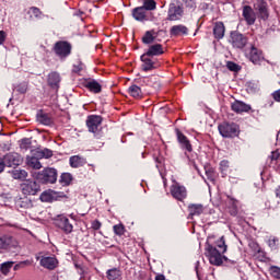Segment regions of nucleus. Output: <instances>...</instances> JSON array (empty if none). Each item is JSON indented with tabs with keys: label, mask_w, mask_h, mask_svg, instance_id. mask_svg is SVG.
Returning a JSON list of instances; mask_svg holds the SVG:
<instances>
[{
	"label": "nucleus",
	"mask_w": 280,
	"mask_h": 280,
	"mask_svg": "<svg viewBox=\"0 0 280 280\" xmlns=\"http://www.w3.org/2000/svg\"><path fill=\"white\" fill-rule=\"evenodd\" d=\"M106 275L108 280H121V270L118 268L108 269Z\"/></svg>",
	"instance_id": "nucleus-26"
},
{
	"label": "nucleus",
	"mask_w": 280,
	"mask_h": 280,
	"mask_svg": "<svg viewBox=\"0 0 280 280\" xmlns=\"http://www.w3.org/2000/svg\"><path fill=\"white\" fill-rule=\"evenodd\" d=\"M86 88L92 92V93H101L102 92V85L97 83V81H90L86 83Z\"/></svg>",
	"instance_id": "nucleus-31"
},
{
	"label": "nucleus",
	"mask_w": 280,
	"mask_h": 280,
	"mask_svg": "<svg viewBox=\"0 0 280 280\" xmlns=\"http://www.w3.org/2000/svg\"><path fill=\"white\" fill-rule=\"evenodd\" d=\"M40 266L47 268V270H54L58 266V259L56 257H42Z\"/></svg>",
	"instance_id": "nucleus-17"
},
{
	"label": "nucleus",
	"mask_w": 280,
	"mask_h": 280,
	"mask_svg": "<svg viewBox=\"0 0 280 280\" xmlns=\"http://www.w3.org/2000/svg\"><path fill=\"white\" fill-rule=\"evenodd\" d=\"M27 141H30V140H27V139H23V140H22L21 148H27V147H24V145H25V143H27Z\"/></svg>",
	"instance_id": "nucleus-54"
},
{
	"label": "nucleus",
	"mask_w": 280,
	"mask_h": 280,
	"mask_svg": "<svg viewBox=\"0 0 280 280\" xmlns=\"http://www.w3.org/2000/svg\"><path fill=\"white\" fill-rule=\"evenodd\" d=\"M148 11L142 7H138L132 10V16L136 21H148Z\"/></svg>",
	"instance_id": "nucleus-19"
},
{
	"label": "nucleus",
	"mask_w": 280,
	"mask_h": 280,
	"mask_svg": "<svg viewBox=\"0 0 280 280\" xmlns=\"http://www.w3.org/2000/svg\"><path fill=\"white\" fill-rule=\"evenodd\" d=\"M21 191L24 196H36L40 191V185L36 180L26 179L21 184Z\"/></svg>",
	"instance_id": "nucleus-3"
},
{
	"label": "nucleus",
	"mask_w": 280,
	"mask_h": 280,
	"mask_svg": "<svg viewBox=\"0 0 280 280\" xmlns=\"http://www.w3.org/2000/svg\"><path fill=\"white\" fill-rule=\"evenodd\" d=\"M80 280H85V279L81 277Z\"/></svg>",
	"instance_id": "nucleus-57"
},
{
	"label": "nucleus",
	"mask_w": 280,
	"mask_h": 280,
	"mask_svg": "<svg viewBox=\"0 0 280 280\" xmlns=\"http://www.w3.org/2000/svg\"><path fill=\"white\" fill-rule=\"evenodd\" d=\"M86 126L90 132H97L100 130V126H102V116H89L86 119Z\"/></svg>",
	"instance_id": "nucleus-14"
},
{
	"label": "nucleus",
	"mask_w": 280,
	"mask_h": 280,
	"mask_svg": "<svg viewBox=\"0 0 280 280\" xmlns=\"http://www.w3.org/2000/svg\"><path fill=\"white\" fill-rule=\"evenodd\" d=\"M142 8L145 10V12L156 10V1H154V0H144Z\"/></svg>",
	"instance_id": "nucleus-35"
},
{
	"label": "nucleus",
	"mask_w": 280,
	"mask_h": 280,
	"mask_svg": "<svg viewBox=\"0 0 280 280\" xmlns=\"http://www.w3.org/2000/svg\"><path fill=\"white\" fill-rule=\"evenodd\" d=\"M171 196H173L175 200L183 201L187 198V188L178 184V182L173 180V185L171 186Z\"/></svg>",
	"instance_id": "nucleus-7"
},
{
	"label": "nucleus",
	"mask_w": 280,
	"mask_h": 280,
	"mask_svg": "<svg viewBox=\"0 0 280 280\" xmlns=\"http://www.w3.org/2000/svg\"><path fill=\"white\" fill-rule=\"evenodd\" d=\"M30 13L33 14V16H35L36 19H38V16H40V9L33 7L30 9Z\"/></svg>",
	"instance_id": "nucleus-46"
},
{
	"label": "nucleus",
	"mask_w": 280,
	"mask_h": 280,
	"mask_svg": "<svg viewBox=\"0 0 280 280\" xmlns=\"http://www.w3.org/2000/svg\"><path fill=\"white\" fill-rule=\"evenodd\" d=\"M189 215H202L205 207L200 203H191L188 206Z\"/></svg>",
	"instance_id": "nucleus-23"
},
{
	"label": "nucleus",
	"mask_w": 280,
	"mask_h": 280,
	"mask_svg": "<svg viewBox=\"0 0 280 280\" xmlns=\"http://www.w3.org/2000/svg\"><path fill=\"white\" fill-rule=\"evenodd\" d=\"M199 261H197V265H196V272H197V277L200 278V271L198 270V266H199Z\"/></svg>",
	"instance_id": "nucleus-53"
},
{
	"label": "nucleus",
	"mask_w": 280,
	"mask_h": 280,
	"mask_svg": "<svg viewBox=\"0 0 280 280\" xmlns=\"http://www.w3.org/2000/svg\"><path fill=\"white\" fill-rule=\"evenodd\" d=\"M220 170H221L222 174H224V172H226L229 170V161H226V160L221 161Z\"/></svg>",
	"instance_id": "nucleus-45"
},
{
	"label": "nucleus",
	"mask_w": 280,
	"mask_h": 280,
	"mask_svg": "<svg viewBox=\"0 0 280 280\" xmlns=\"http://www.w3.org/2000/svg\"><path fill=\"white\" fill-rule=\"evenodd\" d=\"M269 275L273 279L280 280V267L279 266H270L269 267Z\"/></svg>",
	"instance_id": "nucleus-38"
},
{
	"label": "nucleus",
	"mask_w": 280,
	"mask_h": 280,
	"mask_svg": "<svg viewBox=\"0 0 280 280\" xmlns=\"http://www.w3.org/2000/svg\"><path fill=\"white\" fill-rule=\"evenodd\" d=\"M2 159L7 167H16L21 165V156L18 153H9Z\"/></svg>",
	"instance_id": "nucleus-15"
},
{
	"label": "nucleus",
	"mask_w": 280,
	"mask_h": 280,
	"mask_svg": "<svg viewBox=\"0 0 280 280\" xmlns=\"http://www.w3.org/2000/svg\"><path fill=\"white\" fill-rule=\"evenodd\" d=\"M188 30L185 25H174L171 28V36H187Z\"/></svg>",
	"instance_id": "nucleus-21"
},
{
	"label": "nucleus",
	"mask_w": 280,
	"mask_h": 280,
	"mask_svg": "<svg viewBox=\"0 0 280 280\" xmlns=\"http://www.w3.org/2000/svg\"><path fill=\"white\" fill-rule=\"evenodd\" d=\"M56 198H58V192H56L55 190L48 189L42 192L39 200H42V202H54Z\"/></svg>",
	"instance_id": "nucleus-20"
},
{
	"label": "nucleus",
	"mask_w": 280,
	"mask_h": 280,
	"mask_svg": "<svg viewBox=\"0 0 280 280\" xmlns=\"http://www.w3.org/2000/svg\"><path fill=\"white\" fill-rule=\"evenodd\" d=\"M155 280H165V276H163V275H158V276L155 277Z\"/></svg>",
	"instance_id": "nucleus-52"
},
{
	"label": "nucleus",
	"mask_w": 280,
	"mask_h": 280,
	"mask_svg": "<svg viewBox=\"0 0 280 280\" xmlns=\"http://www.w3.org/2000/svg\"><path fill=\"white\" fill-rule=\"evenodd\" d=\"M30 167H33V170H40L43 167V164H40V161H38V158H31L27 161Z\"/></svg>",
	"instance_id": "nucleus-37"
},
{
	"label": "nucleus",
	"mask_w": 280,
	"mask_h": 280,
	"mask_svg": "<svg viewBox=\"0 0 280 280\" xmlns=\"http://www.w3.org/2000/svg\"><path fill=\"white\" fill-rule=\"evenodd\" d=\"M232 200V205H235L236 200L235 199H231Z\"/></svg>",
	"instance_id": "nucleus-56"
},
{
	"label": "nucleus",
	"mask_w": 280,
	"mask_h": 280,
	"mask_svg": "<svg viewBox=\"0 0 280 280\" xmlns=\"http://www.w3.org/2000/svg\"><path fill=\"white\" fill-rule=\"evenodd\" d=\"M5 31H0V45H3L5 43Z\"/></svg>",
	"instance_id": "nucleus-49"
},
{
	"label": "nucleus",
	"mask_w": 280,
	"mask_h": 280,
	"mask_svg": "<svg viewBox=\"0 0 280 280\" xmlns=\"http://www.w3.org/2000/svg\"><path fill=\"white\" fill-rule=\"evenodd\" d=\"M226 67H228L229 71H240V69H241L240 65H237V63H235L233 61H229L226 63Z\"/></svg>",
	"instance_id": "nucleus-43"
},
{
	"label": "nucleus",
	"mask_w": 280,
	"mask_h": 280,
	"mask_svg": "<svg viewBox=\"0 0 280 280\" xmlns=\"http://www.w3.org/2000/svg\"><path fill=\"white\" fill-rule=\"evenodd\" d=\"M231 43L233 47H236V49H244L248 39L242 33L233 32L231 33Z\"/></svg>",
	"instance_id": "nucleus-11"
},
{
	"label": "nucleus",
	"mask_w": 280,
	"mask_h": 280,
	"mask_svg": "<svg viewBox=\"0 0 280 280\" xmlns=\"http://www.w3.org/2000/svg\"><path fill=\"white\" fill-rule=\"evenodd\" d=\"M246 58L253 62V65H261L264 60V54L261 50L257 49L255 46H252L245 51Z\"/></svg>",
	"instance_id": "nucleus-9"
},
{
	"label": "nucleus",
	"mask_w": 280,
	"mask_h": 280,
	"mask_svg": "<svg viewBox=\"0 0 280 280\" xmlns=\"http://www.w3.org/2000/svg\"><path fill=\"white\" fill-rule=\"evenodd\" d=\"M213 34H214L215 38H219V39L224 38V23L218 22L214 25Z\"/></svg>",
	"instance_id": "nucleus-28"
},
{
	"label": "nucleus",
	"mask_w": 280,
	"mask_h": 280,
	"mask_svg": "<svg viewBox=\"0 0 280 280\" xmlns=\"http://www.w3.org/2000/svg\"><path fill=\"white\" fill-rule=\"evenodd\" d=\"M128 91L131 97H135L136 100L143 97V92L139 85H131Z\"/></svg>",
	"instance_id": "nucleus-29"
},
{
	"label": "nucleus",
	"mask_w": 280,
	"mask_h": 280,
	"mask_svg": "<svg viewBox=\"0 0 280 280\" xmlns=\"http://www.w3.org/2000/svg\"><path fill=\"white\" fill-rule=\"evenodd\" d=\"M277 159H279V152L277 151L271 152V161H277Z\"/></svg>",
	"instance_id": "nucleus-51"
},
{
	"label": "nucleus",
	"mask_w": 280,
	"mask_h": 280,
	"mask_svg": "<svg viewBox=\"0 0 280 280\" xmlns=\"http://www.w3.org/2000/svg\"><path fill=\"white\" fill-rule=\"evenodd\" d=\"M11 174L12 178L15 180H25V178H27V173L25 170H14Z\"/></svg>",
	"instance_id": "nucleus-30"
},
{
	"label": "nucleus",
	"mask_w": 280,
	"mask_h": 280,
	"mask_svg": "<svg viewBox=\"0 0 280 280\" xmlns=\"http://www.w3.org/2000/svg\"><path fill=\"white\" fill-rule=\"evenodd\" d=\"M231 108L234 113L242 115V113H248V110H250V105H248L242 101H234L231 104Z\"/></svg>",
	"instance_id": "nucleus-16"
},
{
	"label": "nucleus",
	"mask_w": 280,
	"mask_h": 280,
	"mask_svg": "<svg viewBox=\"0 0 280 280\" xmlns=\"http://www.w3.org/2000/svg\"><path fill=\"white\" fill-rule=\"evenodd\" d=\"M11 242L12 238L10 237H0V253H3V250H8V248H10Z\"/></svg>",
	"instance_id": "nucleus-33"
},
{
	"label": "nucleus",
	"mask_w": 280,
	"mask_h": 280,
	"mask_svg": "<svg viewBox=\"0 0 280 280\" xmlns=\"http://www.w3.org/2000/svg\"><path fill=\"white\" fill-rule=\"evenodd\" d=\"M54 49L59 58H67L71 54V44L69 42H57Z\"/></svg>",
	"instance_id": "nucleus-10"
},
{
	"label": "nucleus",
	"mask_w": 280,
	"mask_h": 280,
	"mask_svg": "<svg viewBox=\"0 0 280 280\" xmlns=\"http://www.w3.org/2000/svg\"><path fill=\"white\" fill-rule=\"evenodd\" d=\"M73 71H74V73H79V71H82V67H80V68L74 67Z\"/></svg>",
	"instance_id": "nucleus-55"
},
{
	"label": "nucleus",
	"mask_w": 280,
	"mask_h": 280,
	"mask_svg": "<svg viewBox=\"0 0 280 280\" xmlns=\"http://www.w3.org/2000/svg\"><path fill=\"white\" fill-rule=\"evenodd\" d=\"M164 54L163 46L161 44L151 45L145 52L147 56H150L151 58L153 56H162Z\"/></svg>",
	"instance_id": "nucleus-22"
},
{
	"label": "nucleus",
	"mask_w": 280,
	"mask_h": 280,
	"mask_svg": "<svg viewBox=\"0 0 280 280\" xmlns=\"http://www.w3.org/2000/svg\"><path fill=\"white\" fill-rule=\"evenodd\" d=\"M207 253L209 261L212 264V266H222L224 259H226L224 256H222V252L218 250V248L213 247L212 245H208Z\"/></svg>",
	"instance_id": "nucleus-4"
},
{
	"label": "nucleus",
	"mask_w": 280,
	"mask_h": 280,
	"mask_svg": "<svg viewBox=\"0 0 280 280\" xmlns=\"http://www.w3.org/2000/svg\"><path fill=\"white\" fill-rule=\"evenodd\" d=\"M114 233H115V235H119V236L124 235V233H125L124 225L122 224L114 225Z\"/></svg>",
	"instance_id": "nucleus-42"
},
{
	"label": "nucleus",
	"mask_w": 280,
	"mask_h": 280,
	"mask_svg": "<svg viewBox=\"0 0 280 280\" xmlns=\"http://www.w3.org/2000/svg\"><path fill=\"white\" fill-rule=\"evenodd\" d=\"M271 95L275 102H280V89L275 91Z\"/></svg>",
	"instance_id": "nucleus-48"
},
{
	"label": "nucleus",
	"mask_w": 280,
	"mask_h": 280,
	"mask_svg": "<svg viewBox=\"0 0 280 280\" xmlns=\"http://www.w3.org/2000/svg\"><path fill=\"white\" fill-rule=\"evenodd\" d=\"M48 84L51 89H58V84H60V74H58V72L48 74Z\"/></svg>",
	"instance_id": "nucleus-24"
},
{
	"label": "nucleus",
	"mask_w": 280,
	"mask_h": 280,
	"mask_svg": "<svg viewBox=\"0 0 280 280\" xmlns=\"http://www.w3.org/2000/svg\"><path fill=\"white\" fill-rule=\"evenodd\" d=\"M55 226L57 229H60L62 233L66 235H70V233H73V224L69 221V218H67L65 214H58L55 218Z\"/></svg>",
	"instance_id": "nucleus-2"
},
{
	"label": "nucleus",
	"mask_w": 280,
	"mask_h": 280,
	"mask_svg": "<svg viewBox=\"0 0 280 280\" xmlns=\"http://www.w3.org/2000/svg\"><path fill=\"white\" fill-rule=\"evenodd\" d=\"M176 135H177V141L178 143L182 145V148L184 150H187V152H191L192 148H191V142H189V139L186 138V136H184L183 132H180V130H176Z\"/></svg>",
	"instance_id": "nucleus-18"
},
{
	"label": "nucleus",
	"mask_w": 280,
	"mask_h": 280,
	"mask_svg": "<svg viewBox=\"0 0 280 280\" xmlns=\"http://www.w3.org/2000/svg\"><path fill=\"white\" fill-rule=\"evenodd\" d=\"M51 156H54V152L49 149H44L37 152L38 159H51Z\"/></svg>",
	"instance_id": "nucleus-36"
},
{
	"label": "nucleus",
	"mask_w": 280,
	"mask_h": 280,
	"mask_svg": "<svg viewBox=\"0 0 280 280\" xmlns=\"http://www.w3.org/2000/svg\"><path fill=\"white\" fill-rule=\"evenodd\" d=\"M92 229L94 231H100L102 229V222L97 220L92 221Z\"/></svg>",
	"instance_id": "nucleus-47"
},
{
	"label": "nucleus",
	"mask_w": 280,
	"mask_h": 280,
	"mask_svg": "<svg viewBox=\"0 0 280 280\" xmlns=\"http://www.w3.org/2000/svg\"><path fill=\"white\" fill-rule=\"evenodd\" d=\"M243 19L246 22V25H255V21H257V13L250 5L243 7Z\"/></svg>",
	"instance_id": "nucleus-13"
},
{
	"label": "nucleus",
	"mask_w": 280,
	"mask_h": 280,
	"mask_svg": "<svg viewBox=\"0 0 280 280\" xmlns=\"http://www.w3.org/2000/svg\"><path fill=\"white\" fill-rule=\"evenodd\" d=\"M5 170V162L3 158H0V174Z\"/></svg>",
	"instance_id": "nucleus-50"
},
{
	"label": "nucleus",
	"mask_w": 280,
	"mask_h": 280,
	"mask_svg": "<svg viewBox=\"0 0 280 280\" xmlns=\"http://www.w3.org/2000/svg\"><path fill=\"white\" fill-rule=\"evenodd\" d=\"M219 132L224 138L237 137L240 127L235 124L223 122L222 125H219Z\"/></svg>",
	"instance_id": "nucleus-5"
},
{
	"label": "nucleus",
	"mask_w": 280,
	"mask_h": 280,
	"mask_svg": "<svg viewBox=\"0 0 280 280\" xmlns=\"http://www.w3.org/2000/svg\"><path fill=\"white\" fill-rule=\"evenodd\" d=\"M141 62L142 71H152V69H159V67H161V62H159V60L145 54L141 56Z\"/></svg>",
	"instance_id": "nucleus-8"
},
{
	"label": "nucleus",
	"mask_w": 280,
	"mask_h": 280,
	"mask_svg": "<svg viewBox=\"0 0 280 280\" xmlns=\"http://www.w3.org/2000/svg\"><path fill=\"white\" fill-rule=\"evenodd\" d=\"M71 180H73L71 173H63L60 176L59 183L63 186H68L71 185Z\"/></svg>",
	"instance_id": "nucleus-32"
},
{
	"label": "nucleus",
	"mask_w": 280,
	"mask_h": 280,
	"mask_svg": "<svg viewBox=\"0 0 280 280\" xmlns=\"http://www.w3.org/2000/svg\"><path fill=\"white\" fill-rule=\"evenodd\" d=\"M18 93H27V83L23 82L16 86Z\"/></svg>",
	"instance_id": "nucleus-44"
},
{
	"label": "nucleus",
	"mask_w": 280,
	"mask_h": 280,
	"mask_svg": "<svg viewBox=\"0 0 280 280\" xmlns=\"http://www.w3.org/2000/svg\"><path fill=\"white\" fill-rule=\"evenodd\" d=\"M69 163H70V167L78 168V167H82V165H84L86 161L80 158L79 155H74L70 158Z\"/></svg>",
	"instance_id": "nucleus-25"
},
{
	"label": "nucleus",
	"mask_w": 280,
	"mask_h": 280,
	"mask_svg": "<svg viewBox=\"0 0 280 280\" xmlns=\"http://www.w3.org/2000/svg\"><path fill=\"white\" fill-rule=\"evenodd\" d=\"M217 248H219V252L224 254L226 253L228 246H226V241L224 240V236H221L220 240L217 241L215 243Z\"/></svg>",
	"instance_id": "nucleus-34"
},
{
	"label": "nucleus",
	"mask_w": 280,
	"mask_h": 280,
	"mask_svg": "<svg viewBox=\"0 0 280 280\" xmlns=\"http://www.w3.org/2000/svg\"><path fill=\"white\" fill-rule=\"evenodd\" d=\"M279 238L272 236L267 241V244L271 250H277L279 248Z\"/></svg>",
	"instance_id": "nucleus-39"
},
{
	"label": "nucleus",
	"mask_w": 280,
	"mask_h": 280,
	"mask_svg": "<svg viewBox=\"0 0 280 280\" xmlns=\"http://www.w3.org/2000/svg\"><path fill=\"white\" fill-rule=\"evenodd\" d=\"M37 121L39 124H43V126H51V117H49L48 114H45L43 112L37 114Z\"/></svg>",
	"instance_id": "nucleus-27"
},
{
	"label": "nucleus",
	"mask_w": 280,
	"mask_h": 280,
	"mask_svg": "<svg viewBox=\"0 0 280 280\" xmlns=\"http://www.w3.org/2000/svg\"><path fill=\"white\" fill-rule=\"evenodd\" d=\"M142 43H144V45H150L151 43H154V35L152 34V31H149L144 34V36L142 37Z\"/></svg>",
	"instance_id": "nucleus-40"
},
{
	"label": "nucleus",
	"mask_w": 280,
	"mask_h": 280,
	"mask_svg": "<svg viewBox=\"0 0 280 280\" xmlns=\"http://www.w3.org/2000/svg\"><path fill=\"white\" fill-rule=\"evenodd\" d=\"M37 180L43 185H54L58 180V171L54 167L44 168L37 174Z\"/></svg>",
	"instance_id": "nucleus-1"
},
{
	"label": "nucleus",
	"mask_w": 280,
	"mask_h": 280,
	"mask_svg": "<svg viewBox=\"0 0 280 280\" xmlns=\"http://www.w3.org/2000/svg\"><path fill=\"white\" fill-rule=\"evenodd\" d=\"M13 265H14V262H12V261L2 264L1 265V272L3 275H8V272H10V269L12 268Z\"/></svg>",
	"instance_id": "nucleus-41"
},
{
	"label": "nucleus",
	"mask_w": 280,
	"mask_h": 280,
	"mask_svg": "<svg viewBox=\"0 0 280 280\" xmlns=\"http://www.w3.org/2000/svg\"><path fill=\"white\" fill-rule=\"evenodd\" d=\"M258 18L262 21H268L270 16V11H268V3L266 1H259L254 5Z\"/></svg>",
	"instance_id": "nucleus-12"
},
{
	"label": "nucleus",
	"mask_w": 280,
	"mask_h": 280,
	"mask_svg": "<svg viewBox=\"0 0 280 280\" xmlns=\"http://www.w3.org/2000/svg\"><path fill=\"white\" fill-rule=\"evenodd\" d=\"M183 7L178 2H172L168 7L167 20L180 21L183 19Z\"/></svg>",
	"instance_id": "nucleus-6"
}]
</instances>
